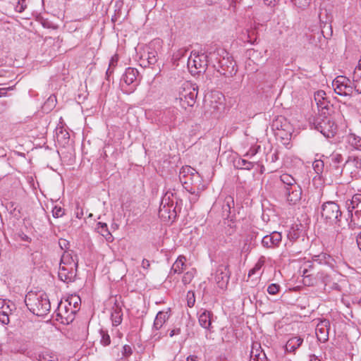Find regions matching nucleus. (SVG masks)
I'll return each mask as SVG.
<instances>
[{
  "label": "nucleus",
  "instance_id": "obj_37",
  "mask_svg": "<svg viewBox=\"0 0 361 361\" xmlns=\"http://www.w3.org/2000/svg\"><path fill=\"white\" fill-rule=\"evenodd\" d=\"M353 90L357 92L358 94H361V75L360 77L353 76Z\"/></svg>",
  "mask_w": 361,
  "mask_h": 361
},
{
  "label": "nucleus",
  "instance_id": "obj_63",
  "mask_svg": "<svg viewBox=\"0 0 361 361\" xmlns=\"http://www.w3.org/2000/svg\"><path fill=\"white\" fill-rule=\"evenodd\" d=\"M83 216V212H82V210H81L80 212H76V217L78 218V219H81Z\"/></svg>",
  "mask_w": 361,
  "mask_h": 361
},
{
  "label": "nucleus",
  "instance_id": "obj_32",
  "mask_svg": "<svg viewBox=\"0 0 361 361\" xmlns=\"http://www.w3.org/2000/svg\"><path fill=\"white\" fill-rule=\"evenodd\" d=\"M312 167L317 174H322L324 168V161L321 159H316L312 163Z\"/></svg>",
  "mask_w": 361,
  "mask_h": 361
},
{
  "label": "nucleus",
  "instance_id": "obj_64",
  "mask_svg": "<svg viewBox=\"0 0 361 361\" xmlns=\"http://www.w3.org/2000/svg\"><path fill=\"white\" fill-rule=\"evenodd\" d=\"M257 269V267H255L254 269H251L250 271H249V276H251L252 274H254L255 271V269Z\"/></svg>",
  "mask_w": 361,
  "mask_h": 361
},
{
  "label": "nucleus",
  "instance_id": "obj_18",
  "mask_svg": "<svg viewBox=\"0 0 361 361\" xmlns=\"http://www.w3.org/2000/svg\"><path fill=\"white\" fill-rule=\"evenodd\" d=\"M176 203H171L167 206H160L159 210V215L161 218L172 219L176 216Z\"/></svg>",
  "mask_w": 361,
  "mask_h": 361
},
{
  "label": "nucleus",
  "instance_id": "obj_60",
  "mask_svg": "<svg viewBox=\"0 0 361 361\" xmlns=\"http://www.w3.org/2000/svg\"><path fill=\"white\" fill-rule=\"evenodd\" d=\"M310 361H321V360L314 355H310Z\"/></svg>",
  "mask_w": 361,
  "mask_h": 361
},
{
  "label": "nucleus",
  "instance_id": "obj_22",
  "mask_svg": "<svg viewBox=\"0 0 361 361\" xmlns=\"http://www.w3.org/2000/svg\"><path fill=\"white\" fill-rule=\"evenodd\" d=\"M303 338L300 336L290 338L286 344V350L289 353H294L302 343Z\"/></svg>",
  "mask_w": 361,
  "mask_h": 361
},
{
  "label": "nucleus",
  "instance_id": "obj_15",
  "mask_svg": "<svg viewBox=\"0 0 361 361\" xmlns=\"http://www.w3.org/2000/svg\"><path fill=\"white\" fill-rule=\"evenodd\" d=\"M282 241L281 233L274 231L269 235L263 237L262 240V245L267 249H273L278 247Z\"/></svg>",
  "mask_w": 361,
  "mask_h": 361
},
{
  "label": "nucleus",
  "instance_id": "obj_10",
  "mask_svg": "<svg viewBox=\"0 0 361 361\" xmlns=\"http://www.w3.org/2000/svg\"><path fill=\"white\" fill-rule=\"evenodd\" d=\"M327 112H324V116L320 115L314 119V128L326 137H334L336 133L337 126L331 118L326 116Z\"/></svg>",
  "mask_w": 361,
  "mask_h": 361
},
{
  "label": "nucleus",
  "instance_id": "obj_51",
  "mask_svg": "<svg viewBox=\"0 0 361 361\" xmlns=\"http://www.w3.org/2000/svg\"><path fill=\"white\" fill-rule=\"evenodd\" d=\"M132 354V349L130 346L125 345L123 347V355L126 357H128Z\"/></svg>",
  "mask_w": 361,
  "mask_h": 361
},
{
  "label": "nucleus",
  "instance_id": "obj_8",
  "mask_svg": "<svg viewBox=\"0 0 361 361\" xmlns=\"http://www.w3.org/2000/svg\"><path fill=\"white\" fill-rule=\"evenodd\" d=\"M348 214L346 221L349 228L361 227V194H355L350 200L346 201Z\"/></svg>",
  "mask_w": 361,
  "mask_h": 361
},
{
  "label": "nucleus",
  "instance_id": "obj_46",
  "mask_svg": "<svg viewBox=\"0 0 361 361\" xmlns=\"http://www.w3.org/2000/svg\"><path fill=\"white\" fill-rule=\"evenodd\" d=\"M260 148V146L253 147H251L249 151L245 154V157H253L255 156L257 152L259 149Z\"/></svg>",
  "mask_w": 361,
  "mask_h": 361
},
{
  "label": "nucleus",
  "instance_id": "obj_30",
  "mask_svg": "<svg viewBox=\"0 0 361 361\" xmlns=\"http://www.w3.org/2000/svg\"><path fill=\"white\" fill-rule=\"evenodd\" d=\"M171 203H176L173 200V193L171 192H166L162 197L160 206H167Z\"/></svg>",
  "mask_w": 361,
  "mask_h": 361
},
{
  "label": "nucleus",
  "instance_id": "obj_59",
  "mask_svg": "<svg viewBox=\"0 0 361 361\" xmlns=\"http://www.w3.org/2000/svg\"><path fill=\"white\" fill-rule=\"evenodd\" d=\"M7 93V89L6 88H0V97L6 96Z\"/></svg>",
  "mask_w": 361,
  "mask_h": 361
},
{
  "label": "nucleus",
  "instance_id": "obj_55",
  "mask_svg": "<svg viewBox=\"0 0 361 361\" xmlns=\"http://www.w3.org/2000/svg\"><path fill=\"white\" fill-rule=\"evenodd\" d=\"M150 266V263H149V261L146 259H142V267L143 269H148Z\"/></svg>",
  "mask_w": 361,
  "mask_h": 361
},
{
  "label": "nucleus",
  "instance_id": "obj_62",
  "mask_svg": "<svg viewBox=\"0 0 361 361\" xmlns=\"http://www.w3.org/2000/svg\"><path fill=\"white\" fill-rule=\"evenodd\" d=\"M68 242L66 240H60L59 245L61 248H63V246H66V244Z\"/></svg>",
  "mask_w": 361,
  "mask_h": 361
},
{
  "label": "nucleus",
  "instance_id": "obj_56",
  "mask_svg": "<svg viewBox=\"0 0 361 361\" xmlns=\"http://www.w3.org/2000/svg\"><path fill=\"white\" fill-rule=\"evenodd\" d=\"M180 334V329H173L170 332V336L173 337L174 335H178Z\"/></svg>",
  "mask_w": 361,
  "mask_h": 361
},
{
  "label": "nucleus",
  "instance_id": "obj_54",
  "mask_svg": "<svg viewBox=\"0 0 361 361\" xmlns=\"http://www.w3.org/2000/svg\"><path fill=\"white\" fill-rule=\"evenodd\" d=\"M117 62H118L117 55L112 56L110 60L109 65V66H110V68H111V67L114 68L116 66Z\"/></svg>",
  "mask_w": 361,
  "mask_h": 361
},
{
  "label": "nucleus",
  "instance_id": "obj_29",
  "mask_svg": "<svg viewBox=\"0 0 361 361\" xmlns=\"http://www.w3.org/2000/svg\"><path fill=\"white\" fill-rule=\"evenodd\" d=\"M57 357L52 353L47 351L40 353L38 356V361H57Z\"/></svg>",
  "mask_w": 361,
  "mask_h": 361
},
{
  "label": "nucleus",
  "instance_id": "obj_47",
  "mask_svg": "<svg viewBox=\"0 0 361 361\" xmlns=\"http://www.w3.org/2000/svg\"><path fill=\"white\" fill-rule=\"evenodd\" d=\"M250 361H267V358L264 353L262 355L258 354L255 357H251Z\"/></svg>",
  "mask_w": 361,
  "mask_h": 361
},
{
  "label": "nucleus",
  "instance_id": "obj_35",
  "mask_svg": "<svg viewBox=\"0 0 361 361\" xmlns=\"http://www.w3.org/2000/svg\"><path fill=\"white\" fill-rule=\"evenodd\" d=\"M147 60L148 64L153 65L155 64L157 61V52L154 50L148 51Z\"/></svg>",
  "mask_w": 361,
  "mask_h": 361
},
{
  "label": "nucleus",
  "instance_id": "obj_44",
  "mask_svg": "<svg viewBox=\"0 0 361 361\" xmlns=\"http://www.w3.org/2000/svg\"><path fill=\"white\" fill-rule=\"evenodd\" d=\"M27 7L25 4V0H18L17 5L16 6V11L21 13L23 12Z\"/></svg>",
  "mask_w": 361,
  "mask_h": 361
},
{
  "label": "nucleus",
  "instance_id": "obj_11",
  "mask_svg": "<svg viewBox=\"0 0 361 361\" xmlns=\"http://www.w3.org/2000/svg\"><path fill=\"white\" fill-rule=\"evenodd\" d=\"M67 302H68L69 307L65 305L63 307L65 312L63 314V307L61 304L59 306V312L57 314L58 317H60L61 319H64L65 321L62 320V323L68 324L70 322H72L74 319V315L79 310V305L80 304V298L76 295H72L70 297Z\"/></svg>",
  "mask_w": 361,
  "mask_h": 361
},
{
  "label": "nucleus",
  "instance_id": "obj_12",
  "mask_svg": "<svg viewBox=\"0 0 361 361\" xmlns=\"http://www.w3.org/2000/svg\"><path fill=\"white\" fill-rule=\"evenodd\" d=\"M312 265H309L308 269H305L302 271V282L304 285L312 286L317 283L318 281H321L324 286L330 283L329 276L324 272H317L316 274L312 270Z\"/></svg>",
  "mask_w": 361,
  "mask_h": 361
},
{
  "label": "nucleus",
  "instance_id": "obj_3",
  "mask_svg": "<svg viewBox=\"0 0 361 361\" xmlns=\"http://www.w3.org/2000/svg\"><path fill=\"white\" fill-rule=\"evenodd\" d=\"M179 179L183 188L190 193L202 192L206 188L200 175L190 166L182 167Z\"/></svg>",
  "mask_w": 361,
  "mask_h": 361
},
{
  "label": "nucleus",
  "instance_id": "obj_50",
  "mask_svg": "<svg viewBox=\"0 0 361 361\" xmlns=\"http://www.w3.org/2000/svg\"><path fill=\"white\" fill-rule=\"evenodd\" d=\"M329 276L330 277L329 278L330 283L326 285V286H329L330 287V288H331V289L339 290H340V286L337 283L332 281V276H331L329 275Z\"/></svg>",
  "mask_w": 361,
  "mask_h": 361
},
{
  "label": "nucleus",
  "instance_id": "obj_24",
  "mask_svg": "<svg viewBox=\"0 0 361 361\" xmlns=\"http://www.w3.org/2000/svg\"><path fill=\"white\" fill-rule=\"evenodd\" d=\"M97 231L99 233L106 241L111 243L114 240V237L109 231L106 224L99 222L97 224Z\"/></svg>",
  "mask_w": 361,
  "mask_h": 361
},
{
  "label": "nucleus",
  "instance_id": "obj_40",
  "mask_svg": "<svg viewBox=\"0 0 361 361\" xmlns=\"http://www.w3.org/2000/svg\"><path fill=\"white\" fill-rule=\"evenodd\" d=\"M195 303V296L193 291H188L187 293V304L190 307H192Z\"/></svg>",
  "mask_w": 361,
  "mask_h": 361
},
{
  "label": "nucleus",
  "instance_id": "obj_52",
  "mask_svg": "<svg viewBox=\"0 0 361 361\" xmlns=\"http://www.w3.org/2000/svg\"><path fill=\"white\" fill-rule=\"evenodd\" d=\"M325 94V92L324 91L317 92V93L314 96V100L317 103L319 102V100H324V95Z\"/></svg>",
  "mask_w": 361,
  "mask_h": 361
},
{
  "label": "nucleus",
  "instance_id": "obj_17",
  "mask_svg": "<svg viewBox=\"0 0 361 361\" xmlns=\"http://www.w3.org/2000/svg\"><path fill=\"white\" fill-rule=\"evenodd\" d=\"M229 279V272L228 267L225 265L218 267L215 274V281L218 286L224 288L226 286Z\"/></svg>",
  "mask_w": 361,
  "mask_h": 361
},
{
  "label": "nucleus",
  "instance_id": "obj_27",
  "mask_svg": "<svg viewBox=\"0 0 361 361\" xmlns=\"http://www.w3.org/2000/svg\"><path fill=\"white\" fill-rule=\"evenodd\" d=\"M348 141L350 145L358 150H361V137L353 133L348 136Z\"/></svg>",
  "mask_w": 361,
  "mask_h": 361
},
{
  "label": "nucleus",
  "instance_id": "obj_43",
  "mask_svg": "<svg viewBox=\"0 0 361 361\" xmlns=\"http://www.w3.org/2000/svg\"><path fill=\"white\" fill-rule=\"evenodd\" d=\"M192 279H193V274L190 271H188L183 275L182 281L185 285H186V284L190 283Z\"/></svg>",
  "mask_w": 361,
  "mask_h": 361
},
{
  "label": "nucleus",
  "instance_id": "obj_36",
  "mask_svg": "<svg viewBox=\"0 0 361 361\" xmlns=\"http://www.w3.org/2000/svg\"><path fill=\"white\" fill-rule=\"evenodd\" d=\"M100 335H101V341H100L101 343L104 346L109 345L111 343V340H110V336L107 334V332L102 329V330H100Z\"/></svg>",
  "mask_w": 361,
  "mask_h": 361
},
{
  "label": "nucleus",
  "instance_id": "obj_57",
  "mask_svg": "<svg viewBox=\"0 0 361 361\" xmlns=\"http://www.w3.org/2000/svg\"><path fill=\"white\" fill-rule=\"evenodd\" d=\"M186 361H198V357L196 355H189L186 358Z\"/></svg>",
  "mask_w": 361,
  "mask_h": 361
},
{
  "label": "nucleus",
  "instance_id": "obj_26",
  "mask_svg": "<svg viewBox=\"0 0 361 361\" xmlns=\"http://www.w3.org/2000/svg\"><path fill=\"white\" fill-rule=\"evenodd\" d=\"M234 206V201L231 197L225 198L224 204L222 206L224 216H228L231 213V209Z\"/></svg>",
  "mask_w": 361,
  "mask_h": 361
},
{
  "label": "nucleus",
  "instance_id": "obj_5",
  "mask_svg": "<svg viewBox=\"0 0 361 361\" xmlns=\"http://www.w3.org/2000/svg\"><path fill=\"white\" fill-rule=\"evenodd\" d=\"M197 93L198 87L196 84L186 81L174 95V102L184 109L192 107L196 102Z\"/></svg>",
  "mask_w": 361,
  "mask_h": 361
},
{
  "label": "nucleus",
  "instance_id": "obj_42",
  "mask_svg": "<svg viewBox=\"0 0 361 361\" xmlns=\"http://www.w3.org/2000/svg\"><path fill=\"white\" fill-rule=\"evenodd\" d=\"M331 161L334 164H340L341 163L344 158L342 154L338 153H333L331 156Z\"/></svg>",
  "mask_w": 361,
  "mask_h": 361
},
{
  "label": "nucleus",
  "instance_id": "obj_61",
  "mask_svg": "<svg viewBox=\"0 0 361 361\" xmlns=\"http://www.w3.org/2000/svg\"><path fill=\"white\" fill-rule=\"evenodd\" d=\"M114 72V68L111 67V68H110V66H109V68L107 69L106 71V76L107 78H109V77L110 76V75Z\"/></svg>",
  "mask_w": 361,
  "mask_h": 361
},
{
  "label": "nucleus",
  "instance_id": "obj_53",
  "mask_svg": "<svg viewBox=\"0 0 361 361\" xmlns=\"http://www.w3.org/2000/svg\"><path fill=\"white\" fill-rule=\"evenodd\" d=\"M353 76L360 77L361 76V61H359L358 65L355 67Z\"/></svg>",
  "mask_w": 361,
  "mask_h": 361
},
{
  "label": "nucleus",
  "instance_id": "obj_45",
  "mask_svg": "<svg viewBox=\"0 0 361 361\" xmlns=\"http://www.w3.org/2000/svg\"><path fill=\"white\" fill-rule=\"evenodd\" d=\"M16 236L18 239H20L22 241L27 243H30L31 241V238L23 232L18 233L16 234Z\"/></svg>",
  "mask_w": 361,
  "mask_h": 361
},
{
  "label": "nucleus",
  "instance_id": "obj_21",
  "mask_svg": "<svg viewBox=\"0 0 361 361\" xmlns=\"http://www.w3.org/2000/svg\"><path fill=\"white\" fill-rule=\"evenodd\" d=\"M138 71L134 68H126L124 74L122 76V80L128 85L133 84L136 82Z\"/></svg>",
  "mask_w": 361,
  "mask_h": 361
},
{
  "label": "nucleus",
  "instance_id": "obj_6",
  "mask_svg": "<svg viewBox=\"0 0 361 361\" xmlns=\"http://www.w3.org/2000/svg\"><path fill=\"white\" fill-rule=\"evenodd\" d=\"M280 180L283 183V190L286 200L290 204H296L302 198V190L295 179L288 173H283L280 176Z\"/></svg>",
  "mask_w": 361,
  "mask_h": 361
},
{
  "label": "nucleus",
  "instance_id": "obj_48",
  "mask_svg": "<svg viewBox=\"0 0 361 361\" xmlns=\"http://www.w3.org/2000/svg\"><path fill=\"white\" fill-rule=\"evenodd\" d=\"M299 238V234L295 231H290L288 234V238L290 242L295 241Z\"/></svg>",
  "mask_w": 361,
  "mask_h": 361
},
{
  "label": "nucleus",
  "instance_id": "obj_9",
  "mask_svg": "<svg viewBox=\"0 0 361 361\" xmlns=\"http://www.w3.org/2000/svg\"><path fill=\"white\" fill-rule=\"evenodd\" d=\"M322 217L332 225L341 226L342 212L339 205L333 201L326 202L322 205Z\"/></svg>",
  "mask_w": 361,
  "mask_h": 361
},
{
  "label": "nucleus",
  "instance_id": "obj_49",
  "mask_svg": "<svg viewBox=\"0 0 361 361\" xmlns=\"http://www.w3.org/2000/svg\"><path fill=\"white\" fill-rule=\"evenodd\" d=\"M201 192H195V193H190L191 196L189 197V201L190 204H195L197 202L200 195Z\"/></svg>",
  "mask_w": 361,
  "mask_h": 361
},
{
  "label": "nucleus",
  "instance_id": "obj_39",
  "mask_svg": "<svg viewBox=\"0 0 361 361\" xmlns=\"http://www.w3.org/2000/svg\"><path fill=\"white\" fill-rule=\"evenodd\" d=\"M64 209L59 206H55L52 209V214L54 218H59L64 215Z\"/></svg>",
  "mask_w": 361,
  "mask_h": 361
},
{
  "label": "nucleus",
  "instance_id": "obj_34",
  "mask_svg": "<svg viewBox=\"0 0 361 361\" xmlns=\"http://www.w3.org/2000/svg\"><path fill=\"white\" fill-rule=\"evenodd\" d=\"M345 164H352L355 168L361 170V157H348V160L345 161Z\"/></svg>",
  "mask_w": 361,
  "mask_h": 361
},
{
  "label": "nucleus",
  "instance_id": "obj_58",
  "mask_svg": "<svg viewBox=\"0 0 361 361\" xmlns=\"http://www.w3.org/2000/svg\"><path fill=\"white\" fill-rule=\"evenodd\" d=\"M357 244L359 249L361 250V231L357 236Z\"/></svg>",
  "mask_w": 361,
  "mask_h": 361
},
{
  "label": "nucleus",
  "instance_id": "obj_23",
  "mask_svg": "<svg viewBox=\"0 0 361 361\" xmlns=\"http://www.w3.org/2000/svg\"><path fill=\"white\" fill-rule=\"evenodd\" d=\"M212 313L210 311L204 310L199 315L200 325L207 329H209L212 324L211 318Z\"/></svg>",
  "mask_w": 361,
  "mask_h": 361
},
{
  "label": "nucleus",
  "instance_id": "obj_28",
  "mask_svg": "<svg viewBox=\"0 0 361 361\" xmlns=\"http://www.w3.org/2000/svg\"><path fill=\"white\" fill-rule=\"evenodd\" d=\"M111 319L114 326L119 325L122 322V313L121 310L116 307L114 311L111 313Z\"/></svg>",
  "mask_w": 361,
  "mask_h": 361
},
{
  "label": "nucleus",
  "instance_id": "obj_2",
  "mask_svg": "<svg viewBox=\"0 0 361 361\" xmlns=\"http://www.w3.org/2000/svg\"><path fill=\"white\" fill-rule=\"evenodd\" d=\"M213 66L225 77L230 78L237 73L235 62L230 54L224 49L216 47L213 56Z\"/></svg>",
  "mask_w": 361,
  "mask_h": 361
},
{
  "label": "nucleus",
  "instance_id": "obj_7",
  "mask_svg": "<svg viewBox=\"0 0 361 361\" xmlns=\"http://www.w3.org/2000/svg\"><path fill=\"white\" fill-rule=\"evenodd\" d=\"M215 50H216V45L205 47L197 56H195L194 59H188V67H194L197 72L204 71L209 63L213 64Z\"/></svg>",
  "mask_w": 361,
  "mask_h": 361
},
{
  "label": "nucleus",
  "instance_id": "obj_31",
  "mask_svg": "<svg viewBox=\"0 0 361 361\" xmlns=\"http://www.w3.org/2000/svg\"><path fill=\"white\" fill-rule=\"evenodd\" d=\"M237 166L241 169L250 170L254 167V163L243 159H240L237 161Z\"/></svg>",
  "mask_w": 361,
  "mask_h": 361
},
{
  "label": "nucleus",
  "instance_id": "obj_13",
  "mask_svg": "<svg viewBox=\"0 0 361 361\" xmlns=\"http://www.w3.org/2000/svg\"><path fill=\"white\" fill-rule=\"evenodd\" d=\"M332 87L337 94L345 98H350L353 92L350 80L343 75L337 76L332 82Z\"/></svg>",
  "mask_w": 361,
  "mask_h": 361
},
{
  "label": "nucleus",
  "instance_id": "obj_19",
  "mask_svg": "<svg viewBox=\"0 0 361 361\" xmlns=\"http://www.w3.org/2000/svg\"><path fill=\"white\" fill-rule=\"evenodd\" d=\"M169 312L170 310H168L167 311H159L157 314L154 321L153 329L159 330L163 326L170 317Z\"/></svg>",
  "mask_w": 361,
  "mask_h": 361
},
{
  "label": "nucleus",
  "instance_id": "obj_25",
  "mask_svg": "<svg viewBox=\"0 0 361 361\" xmlns=\"http://www.w3.org/2000/svg\"><path fill=\"white\" fill-rule=\"evenodd\" d=\"M186 261V259L183 256H180L176 259V261L173 263L171 272H173L174 274H180L183 270V267L185 266V262Z\"/></svg>",
  "mask_w": 361,
  "mask_h": 361
},
{
  "label": "nucleus",
  "instance_id": "obj_14",
  "mask_svg": "<svg viewBox=\"0 0 361 361\" xmlns=\"http://www.w3.org/2000/svg\"><path fill=\"white\" fill-rule=\"evenodd\" d=\"M16 310V305L11 300L0 299V322L7 325L10 322V317Z\"/></svg>",
  "mask_w": 361,
  "mask_h": 361
},
{
  "label": "nucleus",
  "instance_id": "obj_1",
  "mask_svg": "<svg viewBox=\"0 0 361 361\" xmlns=\"http://www.w3.org/2000/svg\"><path fill=\"white\" fill-rule=\"evenodd\" d=\"M25 302L28 310L39 317L47 315L51 309L49 299L42 291L28 292L25 295Z\"/></svg>",
  "mask_w": 361,
  "mask_h": 361
},
{
  "label": "nucleus",
  "instance_id": "obj_20",
  "mask_svg": "<svg viewBox=\"0 0 361 361\" xmlns=\"http://www.w3.org/2000/svg\"><path fill=\"white\" fill-rule=\"evenodd\" d=\"M177 114V110L175 109H166L163 112L160 121L164 125H169L176 121Z\"/></svg>",
  "mask_w": 361,
  "mask_h": 361
},
{
  "label": "nucleus",
  "instance_id": "obj_16",
  "mask_svg": "<svg viewBox=\"0 0 361 361\" xmlns=\"http://www.w3.org/2000/svg\"><path fill=\"white\" fill-rule=\"evenodd\" d=\"M330 329V322L328 319H322L319 322L315 329V334L317 339L324 343L329 338Z\"/></svg>",
  "mask_w": 361,
  "mask_h": 361
},
{
  "label": "nucleus",
  "instance_id": "obj_4",
  "mask_svg": "<svg viewBox=\"0 0 361 361\" xmlns=\"http://www.w3.org/2000/svg\"><path fill=\"white\" fill-rule=\"evenodd\" d=\"M77 258L74 259L70 252H64L59 264V279L66 283L73 282L77 276Z\"/></svg>",
  "mask_w": 361,
  "mask_h": 361
},
{
  "label": "nucleus",
  "instance_id": "obj_41",
  "mask_svg": "<svg viewBox=\"0 0 361 361\" xmlns=\"http://www.w3.org/2000/svg\"><path fill=\"white\" fill-rule=\"evenodd\" d=\"M280 290V286L276 283H271L267 288V292L270 295H276Z\"/></svg>",
  "mask_w": 361,
  "mask_h": 361
},
{
  "label": "nucleus",
  "instance_id": "obj_33",
  "mask_svg": "<svg viewBox=\"0 0 361 361\" xmlns=\"http://www.w3.org/2000/svg\"><path fill=\"white\" fill-rule=\"evenodd\" d=\"M291 1L298 8L305 10L310 6L311 0H291Z\"/></svg>",
  "mask_w": 361,
  "mask_h": 361
},
{
  "label": "nucleus",
  "instance_id": "obj_38",
  "mask_svg": "<svg viewBox=\"0 0 361 361\" xmlns=\"http://www.w3.org/2000/svg\"><path fill=\"white\" fill-rule=\"evenodd\" d=\"M319 111H322L321 115L324 116V112H326L329 109V102L325 99L322 101L319 100L317 104Z\"/></svg>",
  "mask_w": 361,
  "mask_h": 361
}]
</instances>
